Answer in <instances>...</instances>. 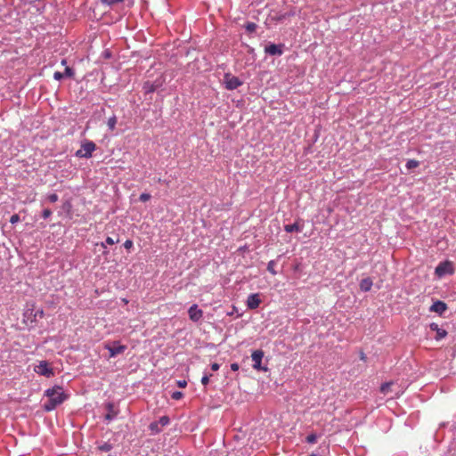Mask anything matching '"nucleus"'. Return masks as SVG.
Wrapping results in <instances>:
<instances>
[{
	"instance_id": "1",
	"label": "nucleus",
	"mask_w": 456,
	"mask_h": 456,
	"mask_svg": "<svg viewBox=\"0 0 456 456\" xmlns=\"http://www.w3.org/2000/svg\"><path fill=\"white\" fill-rule=\"evenodd\" d=\"M45 395L48 397L47 402L44 403V409L46 411L54 410L67 399L62 387L59 386L47 389Z\"/></svg>"
},
{
	"instance_id": "2",
	"label": "nucleus",
	"mask_w": 456,
	"mask_h": 456,
	"mask_svg": "<svg viewBox=\"0 0 456 456\" xmlns=\"http://www.w3.org/2000/svg\"><path fill=\"white\" fill-rule=\"evenodd\" d=\"M96 145L92 141H85L81 144V148L77 151L76 156L77 158L89 159L92 157L93 152L95 151Z\"/></svg>"
},
{
	"instance_id": "3",
	"label": "nucleus",
	"mask_w": 456,
	"mask_h": 456,
	"mask_svg": "<svg viewBox=\"0 0 456 456\" xmlns=\"http://www.w3.org/2000/svg\"><path fill=\"white\" fill-rule=\"evenodd\" d=\"M34 370L42 376L50 378L54 375L53 368L46 361H41L38 365H36Z\"/></svg>"
},
{
	"instance_id": "4",
	"label": "nucleus",
	"mask_w": 456,
	"mask_h": 456,
	"mask_svg": "<svg viewBox=\"0 0 456 456\" xmlns=\"http://www.w3.org/2000/svg\"><path fill=\"white\" fill-rule=\"evenodd\" d=\"M224 83L227 90H234L242 85L239 77L226 73L224 77Z\"/></svg>"
},
{
	"instance_id": "5",
	"label": "nucleus",
	"mask_w": 456,
	"mask_h": 456,
	"mask_svg": "<svg viewBox=\"0 0 456 456\" xmlns=\"http://www.w3.org/2000/svg\"><path fill=\"white\" fill-rule=\"evenodd\" d=\"M105 348L109 351L110 357H115L118 354H123L126 349V346L120 345L118 342H114L113 346L106 344Z\"/></svg>"
},
{
	"instance_id": "6",
	"label": "nucleus",
	"mask_w": 456,
	"mask_h": 456,
	"mask_svg": "<svg viewBox=\"0 0 456 456\" xmlns=\"http://www.w3.org/2000/svg\"><path fill=\"white\" fill-rule=\"evenodd\" d=\"M190 320L196 322L200 321L203 316V312L198 307L196 304L192 305L188 311Z\"/></svg>"
},
{
	"instance_id": "7",
	"label": "nucleus",
	"mask_w": 456,
	"mask_h": 456,
	"mask_svg": "<svg viewBox=\"0 0 456 456\" xmlns=\"http://www.w3.org/2000/svg\"><path fill=\"white\" fill-rule=\"evenodd\" d=\"M261 304V299L258 293L250 294L247 299V306L248 309H256Z\"/></svg>"
},
{
	"instance_id": "8",
	"label": "nucleus",
	"mask_w": 456,
	"mask_h": 456,
	"mask_svg": "<svg viewBox=\"0 0 456 456\" xmlns=\"http://www.w3.org/2000/svg\"><path fill=\"white\" fill-rule=\"evenodd\" d=\"M263 356H264V352L262 350H256L252 353L251 358H252V361L254 362L253 368L255 370H262L261 362H262Z\"/></svg>"
},
{
	"instance_id": "9",
	"label": "nucleus",
	"mask_w": 456,
	"mask_h": 456,
	"mask_svg": "<svg viewBox=\"0 0 456 456\" xmlns=\"http://www.w3.org/2000/svg\"><path fill=\"white\" fill-rule=\"evenodd\" d=\"M35 304L32 303V304H29L28 303L26 305V309L24 311V314H23V317H24V322H29L31 323V318H33V314H35Z\"/></svg>"
},
{
	"instance_id": "10",
	"label": "nucleus",
	"mask_w": 456,
	"mask_h": 456,
	"mask_svg": "<svg viewBox=\"0 0 456 456\" xmlns=\"http://www.w3.org/2000/svg\"><path fill=\"white\" fill-rule=\"evenodd\" d=\"M447 309V305L443 301H436L430 306V311L442 314Z\"/></svg>"
},
{
	"instance_id": "11",
	"label": "nucleus",
	"mask_w": 456,
	"mask_h": 456,
	"mask_svg": "<svg viewBox=\"0 0 456 456\" xmlns=\"http://www.w3.org/2000/svg\"><path fill=\"white\" fill-rule=\"evenodd\" d=\"M265 53L271 55H281L282 50L281 46L278 45L272 44L265 47Z\"/></svg>"
},
{
	"instance_id": "12",
	"label": "nucleus",
	"mask_w": 456,
	"mask_h": 456,
	"mask_svg": "<svg viewBox=\"0 0 456 456\" xmlns=\"http://www.w3.org/2000/svg\"><path fill=\"white\" fill-rule=\"evenodd\" d=\"M430 329L434 331H436V339H437V340L445 338L447 335V332L444 330L440 329L437 323H435V322L431 323Z\"/></svg>"
},
{
	"instance_id": "13",
	"label": "nucleus",
	"mask_w": 456,
	"mask_h": 456,
	"mask_svg": "<svg viewBox=\"0 0 456 456\" xmlns=\"http://www.w3.org/2000/svg\"><path fill=\"white\" fill-rule=\"evenodd\" d=\"M372 280L370 278L362 279L360 282V289L362 291H369L372 287Z\"/></svg>"
},
{
	"instance_id": "14",
	"label": "nucleus",
	"mask_w": 456,
	"mask_h": 456,
	"mask_svg": "<svg viewBox=\"0 0 456 456\" xmlns=\"http://www.w3.org/2000/svg\"><path fill=\"white\" fill-rule=\"evenodd\" d=\"M106 408L108 410V413L105 415V419L110 421L115 416H117V411L114 410V405L111 403H109L106 405Z\"/></svg>"
},
{
	"instance_id": "15",
	"label": "nucleus",
	"mask_w": 456,
	"mask_h": 456,
	"mask_svg": "<svg viewBox=\"0 0 456 456\" xmlns=\"http://www.w3.org/2000/svg\"><path fill=\"white\" fill-rule=\"evenodd\" d=\"M284 230L287 232H300L301 231V227L298 225L297 223H294L292 224H286L284 226Z\"/></svg>"
},
{
	"instance_id": "16",
	"label": "nucleus",
	"mask_w": 456,
	"mask_h": 456,
	"mask_svg": "<svg viewBox=\"0 0 456 456\" xmlns=\"http://www.w3.org/2000/svg\"><path fill=\"white\" fill-rule=\"evenodd\" d=\"M447 264L441 263L436 268V273L439 276L443 275L446 272Z\"/></svg>"
},
{
	"instance_id": "17",
	"label": "nucleus",
	"mask_w": 456,
	"mask_h": 456,
	"mask_svg": "<svg viewBox=\"0 0 456 456\" xmlns=\"http://www.w3.org/2000/svg\"><path fill=\"white\" fill-rule=\"evenodd\" d=\"M117 125V118L116 116H112L108 119L107 126L110 131H113L116 128Z\"/></svg>"
},
{
	"instance_id": "18",
	"label": "nucleus",
	"mask_w": 456,
	"mask_h": 456,
	"mask_svg": "<svg viewBox=\"0 0 456 456\" xmlns=\"http://www.w3.org/2000/svg\"><path fill=\"white\" fill-rule=\"evenodd\" d=\"M124 0H101L102 4L106 6H112L116 4L123 3Z\"/></svg>"
},
{
	"instance_id": "19",
	"label": "nucleus",
	"mask_w": 456,
	"mask_h": 456,
	"mask_svg": "<svg viewBox=\"0 0 456 456\" xmlns=\"http://www.w3.org/2000/svg\"><path fill=\"white\" fill-rule=\"evenodd\" d=\"M392 385H393L392 382H386V383L382 384L380 387V391L385 395L389 393Z\"/></svg>"
},
{
	"instance_id": "20",
	"label": "nucleus",
	"mask_w": 456,
	"mask_h": 456,
	"mask_svg": "<svg viewBox=\"0 0 456 456\" xmlns=\"http://www.w3.org/2000/svg\"><path fill=\"white\" fill-rule=\"evenodd\" d=\"M44 316H45V313H44L43 309L35 311V314H33V318H31V323L36 322L37 317L44 318Z\"/></svg>"
},
{
	"instance_id": "21",
	"label": "nucleus",
	"mask_w": 456,
	"mask_h": 456,
	"mask_svg": "<svg viewBox=\"0 0 456 456\" xmlns=\"http://www.w3.org/2000/svg\"><path fill=\"white\" fill-rule=\"evenodd\" d=\"M275 265H276V263L274 260H271L268 262L267 264V270L268 272H270L273 275H275L277 273L275 271Z\"/></svg>"
},
{
	"instance_id": "22",
	"label": "nucleus",
	"mask_w": 456,
	"mask_h": 456,
	"mask_svg": "<svg viewBox=\"0 0 456 456\" xmlns=\"http://www.w3.org/2000/svg\"><path fill=\"white\" fill-rule=\"evenodd\" d=\"M419 161L418 160H415V159H410L407 161L406 163V167L408 169H412V168H415L419 166Z\"/></svg>"
},
{
	"instance_id": "23",
	"label": "nucleus",
	"mask_w": 456,
	"mask_h": 456,
	"mask_svg": "<svg viewBox=\"0 0 456 456\" xmlns=\"http://www.w3.org/2000/svg\"><path fill=\"white\" fill-rule=\"evenodd\" d=\"M305 440L309 444H314L317 441V436L314 433L310 434L309 436H306Z\"/></svg>"
},
{
	"instance_id": "24",
	"label": "nucleus",
	"mask_w": 456,
	"mask_h": 456,
	"mask_svg": "<svg viewBox=\"0 0 456 456\" xmlns=\"http://www.w3.org/2000/svg\"><path fill=\"white\" fill-rule=\"evenodd\" d=\"M162 427H165L169 424V418L167 416H162L158 421Z\"/></svg>"
},
{
	"instance_id": "25",
	"label": "nucleus",
	"mask_w": 456,
	"mask_h": 456,
	"mask_svg": "<svg viewBox=\"0 0 456 456\" xmlns=\"http://www.w3.org/2000/svg\"><path fill=\"white\" fill-rule=\"evenodd\" d=\"M159 423L158 422H152L150 424V429L155 433H159L160 432V428H159Z\"/></svg>"
},
{
	"instance_id": "26",
	"label": "nucleus",
	"mask_w": 456,
	"mask_h": 456,
	"mask_svg": "<svg viewBox=\"0 0 456 456\" xmlns=\"http://www.w3.org/2000/svg\"><path fill=\"white\" fill-rule=\"evenodd\" d=\"M47 200L51 202V203H54L56 202L58 200H59V197L56 193H52V194H49L47 196Z\"/></svg>"
},
{
	"instance_id": "27",
	"label": "nucleus",
	"mask_w": 456,
	"mask_h": 456,
	"mask_svg": "<svg viewBox=\"0 0 456 456\" xmlns=\"http://www.w3.org/2000/svg\"><path fill=\"white\" fill-rule=\"evenodd\" d=\"M183 396V394L180 391H175L171 395L172 399L180 400Z\"/></svg>"
},
{
	"instance_id": "28",
	"label": "nucleus",
	"mask_w": 456,
	"mask_h": 456,
	"mask_svg": "<svg viewBox=\"0 0 456 456\" xmlns=\"http://www.w3.org/2000/svg\"><path fill=\"white\" fill-rule=\"evenodd\" d=\"M99 449L102 452H110L112 449L111 444L105 443L104 444L101 445Z\"/></svg>"
},
{
	"instance_id": "29",
	"label": "nucleus",
	"mask_w": 456,
	"mask_h": 456,
	"mask_svg": "<svg viewBox=\"0 0 456 456\" xmlns=\"http://www.w3.org/2000/svg\"><path fill=\"white\" fill-rule=\"evenodd\" d=\"M151 198V194L149 193H142L140 195V200L142 201V202H146L148 201Z\"/></svg>"
},
{
	"instance_id": "30",
	"label": "nucleus",
	"mask_w": 456,
	"mask_h": 456,
	"mask_svg": "<svg viewBox=\"0 0 456 456\" xmlns=\"http://www.w3.org/2000/svg\"><path fill=\"white\" fill-rule=\"evenodd\" d=\"M256 25L253 22H249L247 24L246 28L249 32H254L256 30Z\"/></svg>"
},
{
	"instance_id": "31",
	"label": "nucleus",
	"mask_w": 456,
	"mask_h": 456,
	"mask_svg": "<svg viewBox=\"0 0 456 456\" xmlns=\"http://www.w3.org/2000/svg\"><path fill=\"white\" fill-rule=\"evenodd\" d=\"M119 241L118 239L117 240H114L113 238L111 237H107L106 238V240H105V243H107L108 245H113L115 243H118Z\"/></svg>"
},
{
	"instance_id": "32",
	"label": "nucleus",
	"mask_w": 456,
	"mask_h": 456,
	"mask_svg": "<svg viewBox=\"0 0 456 456\" xmlns=\"http://www.w3.org/2000/svg\"><path fill=\"white\" fill-rule=\"evenodd\" d=\"M52 215V211L49 209V208H45L43 213H42V216L46 219L48 217H50Z\"/></svg>"
},
{
	"instance_id": "33",
	"label": "nucleus",
	"mask_w": 456,
	"mask_h": 456,
	"mask_svg": "<svg viewBox=\"0 0 456 456\" xmlns=\"http://www.w3.org/2000/svg\"><path fill=\"white\" fill-rule=\"evenodd\" d=\"M19 221H20V216H19V215H18V214H14V215H12V216H11V218H10V222H11L12 224H16V223H18Z\"/></svg>"
},
{
	"instance_id": "34",
	"label": "nucleus",
	"mask_w": 456,
	"mask_h": 456,
	"mask_svg": "<svg viewBox=\"0 0 456 456\" xmlns=\"http://www.w3.org/2000/svg\"><path fill=\"white\" fill-rule=\"evenodd\" d=\"M63 77H64V74L60 72V71H55L54 74H53V77L56 80H61V78H63Z\"/></svg>"
},
{
	"instance_id": "35",
	"label": "nucleus",
	"mask_w": 456,
	"mask_h": 456,
	"mask_svg": "<svg viewBox=\"0 0 456 456\" xmlns=\"http://www.w3.org/2000/svg\"><path fill=\"white\" fill-rule=\"evenodd\" d=\"M134 243L131 240H126L124 243V247L126 249H130L133 247Z\"/></svg>"
},
{
	"instance_id": "36",
	"label": "nucleus",
	"mask_w": 456,
	"mask_h": 456,
	"mask_svg": "<svg viewBox=\"0 0 456 456\" xmlns=\"http://www.w3.org/2000/svg\"><path fill=\"white\" fill-rule=\"evenodd\" d=\"M63 74H64V76H67V77H72L73 76V70L69 67H67L65 69V72Z\"/></svg>"
},
{
	"instance_id": "37",
	"label": "nucleus",
	"mask_w": 456,
	"mask_h": 456,
	"mask_svg": "<svg viewBox=\"0 0 456 456\" xmlns=\"http://www.w3.org/2000/svg\"><path fill=\"white\" fill-rule=\"evenodd\" d=\"M208 382H209V376L204 375L201 379L202 385L207 386L208 384Z\"/></svg>"
},
{
	"instance_id": "38",
	"label": "nucleus",
	"mask_w": 456,
	"mask_h": 456,
	"mask_svg": "<svg viewBox=\"0 0 456 456\" xmlns=\"http://www.w3.org/2000/svg\"><path fill=\"white\" fill-rule=\"evenodd\" d=\"M219 368H220V365L218 363H216V362H214V363L211 364V370L213 371L218 370Z\"/></svg>"
},
{
	"instance_id": "39",
	"label": "nucleus",
	"mask_w": 456,
	"mask_h": 456,
	"mask_svg": "<svg viewBox=\"0 0 456 456\" xmlns=\"http://www.w3.org/2000/svg\"><path fill=\"white\" fill-rule=\"evenodd\" d=\"M187 385V382L185 380H178L177 381V386L179 387H185Z\"/></svg>"
},
{
	"instance_id": "40",
	"label": "nucleus",
	"mask_w": 456,
	"mask_h": 456,
	"mask_svg": "<svg viewBox=\"0 0 456 456\" xmlns=\"http://www.w3.org/2000/svg\"><path fill=\"white\" fill-rule=\"evenodd\" d=\"M231 369L234 371L238 370H239V364L238 363H232L231 364Z\"/></svg>"
},
{
	"instance_id": "41",
	"label": "nucleus",
	"mask_w": 456,
	"mask_h": 456,
	"mask_svg": "<svg viewBox=\"0 0 456 456\" xmlns=\"http://www.w3.org/2000/svg\"><path fill=\"white\" fill-rule=\"evenodd\" d=\"M155 90V88L153 87V86H151L147 91L148 92H153Z\"/></svg>"
},
{
	"instance_id": "42",
	"label": "nucleus",
	"mask_w": 456,
	"mask_h": 456,
	"mask_svg": "<svg viewBox=\"0 0 456 456\" xmlns=\"http://www.w3.org/2000/svg\"><path fill=\"white\" fill-rule=\"evenodd\" d=\"M106 244L107 243H105V242H102L100 245H101L102 248H106Z\"/></svg>"
},
{
	"instance_id": "43",
	"label": "nucleus",
	"mask_w": 456,
	"mask_h": 456,
	"mask_svg": "<svg viewBox=\"0 0 456 456\" xmlns=\"http://www.w3.org/2000/svg\"><path fill=\"white\" fill-rule=\"evenodd\" d=\"M361 359H362V360H365V356H364V354H362V355H361Z\"/></svg>"
}]
</instances>
